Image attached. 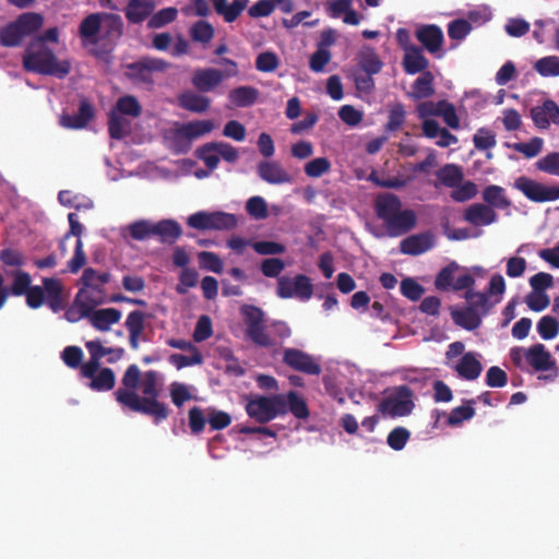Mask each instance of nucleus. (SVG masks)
Returning <instances> with one entry per match:
<instances>
[{"label":"nucleus","instance_id":"f257e3e1","mask_svg":"<svg viewBox=\"0 0 559 559\" xmlns=\"http://www.w3.org/2000/svg\"><path fill=\"white\" fill-rule=\"evenodd\" d=\"M141 371L136 365H130L122 377L123 388L115 392L116 401L132 412L146 415L153 419L155 425L169 417L170 409L164 402L158 401L157 372L148 370L144 373L141 383L142 396L136 393Z\"/></svg>","mask_w":559,"mask_h":559},{"label":"nucleus","instance_id":"f03ea898","mask_svg":"<svg viewBox=\"0 0 559 559\" xmlns=\"http://www.w3.org/2000/svg\"><path fill=\"white\" fill-rule=\"evenodd\" d=\"M374 211L386 228L389 236L399 237L411 231L417 223L416 213L402 210L400 198L393 193H380L374 200Z\"/></svg>","mask_w":559,"mask_h":559},{"label":"nucleus","instance_id":"7ed1b4c3","mask_svg":"<svg viewBox=\"0 0 559 559\" xmlns=\"http://www.w3.org/2000/svg\"><path fill=\"white\" fill-rule=\"evenodd\" d=\"M23 67L31 72L52 75L58 79L66 78L71 71L68 60H58L51 49L45 45H28L23 56Z\"/></svg>","mask_w":559,"mask_h":559},{"label":"nucleus","instance_id":"20e7f679","mask_svg":"<svg viewBox=\"0 0 559 559\" xmlns=\"http://www.w3.org/2000/svg\"><path fill=\"white\" fill-rule=\"evenodd\" d=\"M41 283L43 286H31L27 294L24 295L26 297V305L31 309H38L46 304L55 313L64 310L68 304V294L64 293V287L60 280L44 277Z\"/></svg>","mask_w":559,"mask_h":559},{"label":"nucleus","instance_id":"39448f33","mask_svg":"<svg viewBox=\"0 0 559 559\" xmlns=\"http://www.w3.org/2000/svg\"><path fill=\"white\" fill-rule=\"evenodd\" d=\"M245 408L247 415L261 425L267 424L276 417L286 414L283 404V394H273L271 396L251 394L247 396Z\"/></svg>","mask_w":559,"mask_h":559},{"label":"nucleus","instance_id":"423d86ee","mask_svg":"<svg viewBox=\"0 0 559 559\" xmlns=\"http://www.w3.org/2000/svg\"><path fill=\"white\" fill-rule=\"evenodd\" d=\"M240 313L246 325V336L257 346L271 348L276 342L266 333L265 314L263 310L253 305H243Z\"/></svg>","mask_w":559,"mask_h":559},{"label":"nucleus","instance_id":"0eeeda50","mask_svg":"<svg viewBox=\"0 0 559 559\" xmlns=\"http://www.w3.org/2000/svg\"><path fill=\"white\" fill-rule=\"evenodd\" d=\"M221 63L227 66L225 71L214 68H204L193 72L191 83L197 91L201 93L211 92L215 90L225 78H233L238 74V66L234 60L223 58Z\"/></svg>","mask_w":559,"mask_h":559},{"label":"nucleus","instance_id":"6e6552de","mask_svg":"<svg viewBox=\"0 0 559 559\" xmlns=\"http://www.w3.org/2000/svg\"><path fill=\"white\" fill-rule=\"evenodd\" d=\"M170 63L160 58L142 57L135 62L127 64V76L134 83L152 85L154 72H165Z\"/></svg>","mask_w":559,"mask_h":559},{"label":"nucleus","instance_id":"1a4fd4ad","mask_svg":"<svg viewBox=\"0 0 559 559\" xmlns=\"http://www.w3.org/2000/svg\"><path fill=\"white\" fill-rule=\"evenodd\" d=\"M414 406L413 391L407 385H400L380 402L378 408L383 415L403 417L409 415Z\"/></svg>","mask_w":559,"mask_h":559},{"label":"nucleus","instance_id":"9d476101","mask_svg":"<svg viewBox=\"0 0 559 559\" xmlns=\"http://www.w3.org/2000/svg\"><path fill=\"white\" fill-rule=\"evenodd\" d=\"M460 269L461 266L455 261H451L442 267L435 278L436 289L441 292H459L472 288L475 285V278L471 274L464 273L455 277V273Z\"/></svg>","mask_w":559,"mask_h":559},{"label":"nucleus","instance_id":"9b49d317","mask_svg":"<svg viewBox=\"0 0 559 559\" xmlns=\"http://www.w3.org/2000/svg\"><path fill=\"white\" fill-rule=\"evenodd\" d=\"M514 188L521 191L528 200L536 203L556 201L559 199V187H549L526 176L516 178Z\"/></svg>","mask_w":559,"mask_h":559},{"label":"nucleus","instance_id":"f8f14e48","mask_svg":"<svg viewBox=\"0 0 559 559\" xmlns=\"http://www.w3.org/2000/svg\"><path fill=\"white\" fill-rule=\"evenodd\" d=\"M282 361L295 371L310 376H319L321 365L308 353L297 348H285Z\"/></svg>","mask_w":559,"mask_h":559},{"label":"nucleus","instance_id":"ddd939ff","mask_svg":"<svg viewBox=\"0 0 559 559\" xmlns=\"http://www.w3.org/2000/svg\"><path fill=\"white\" fill-rule=\"evenodd\" d=\"M68 221L70 225L69 231L64 235V239H69L71 236L76 237L74 254L68 262L69 272L75 274L78 273L86 263V255L83 250V241L81 239L83 233V226L78 221V216L75 213L68 214Z\"/></svg>","mask_w":559,"mask_h":559},{"label":"nucleus","instance_id":"4468645a","mask_svg":"<svg viewBox=\"0 0 559 559\" xmlns=\"http://www.w3.org/2000/svg\"><path fill=\"white\" fill-rule=\"evenodd\" d=\"M103 304L102 298L92 295L91 312L88 313L90 323L98 331L105 332L121 319V311L116 308L95 309L96 306Z\"/></svg>","mask_w":559,"mask_h":559},{"label":"nucleus","instance_id":"2eb2a0df","mask_svg":"<svg viewBox=\"0 0 559 559\" xmlns=\"http://www.w3.org/2000/svg\"><path fill=\"white\" fill-rule=\"evenodd\" d=\"M526 362L536 372L554 370L555 376L558 373L556 360L542 343L534 344L526 349Z\"/></svg>","mask_w":559,"mask_h":559},{"label":"nucleus","instance_id":"dca6fc26","mask_svg":"<svg viewBox=\"0 0 559 559\" xmlns=\"http://www.w3.org/2000/svg\"><path fill=\"white\" fill-rule=\"evenodd\" d=\"M415 35L417 40L430 53H437L444 40L442 29L436 24L420 25Z\"/></svg>","mask_w":559,"mask_h":559},{"label":"nucleus","instance_id":"f3484780","mask_svg":"<svg viewBox=\"0 0 559 559\" xmlns=\"http://www.w3.org/2000/svg\"><path fill=\"white\" fill-rule=\"evenodd\" d=\"M531 118L539 129L549 128L550 122L559 124V106L552 99H546L531 109Z\"/></svg>","mask_w":559,"mask_h":559},{"label":"nucleus","instance_id":"a211bd4d","mask_svg":"<svg viewBox=\"0 0 559 559\" xmlns=\"http://www.w3.org/2000/svg\"><path fill=\"white\" fill-rule=\"evenodd\" d=\"M94 118L93 105L86 99H82L76 114H63L60 117V126L66 129H83Z\"/></svg>","mask_w":559,"mask_h":559},{"label":"nucleus","instance_id":"6ab92c4d","mask_svg":"<svg viewBox=\"0 0 559 559\" xmlns=\"http://www.w3.org/2000/svg\"><path fill=\"white\" fill-rule=\"evenodd\" d=\"M435 246L431 233H421L406 237L400 243V251L403 254L419 255L429 251Z\"/></svg>","mask_w":559,"mask_h":559},{"label":"nucleus","instance_id":"aec40b11","mask_svg":"<svg viewBox=\"0 0 559 559\" xmlns=\"http://www.w3.org/2000/svg\"><path fill=\"white\" fill-rule=\"evenodd\" d=\"M150 318H152V314L141 310H133L128 314L124 326L129 333V344L132 349L136 350L139 348L141 336L145 331V321Z\"/></svg>","mask_w":559,"mask_h":559},{"label":"nucleus","instance_id":"412c9836","mask_svg":"<svg viewBox=\"0 0 559 559\" xmlns=\"http://www.w3.org/2000/svg\"><path fill=\"white\" fill-rule=\"evenodd\" d=\"M464 221L473 226H488L498 219L493 209L485 203H474L464 211Z\"/></svg>","mask_w":559,"mask_h":559},{"label":"nucleus","instance_id":"4be33fe9","mask_svg":"<svg viewBox=\"0 0 559 559\" xmlns=\"http://www.w3.org/2000/svg\"><path fill=\"white\" fill-rule=\"evenodd\" d=\"M259 177L271 185L290 183L292 176L277 162H261L258 165Z\"/></svg>","mask_w":559,"mask_h":559},{"label":"nucleus","instance_id":"5701e85b","mask_svg":"<svg viewBox=\"0 0 559 559\" xmlns=\"http://www.w3.org/2000/svg\"><path fill=\"white\" fill-rule=\"evenodd\" d=\"M92 295L85 289H79L74 297L73 304L64 312V318L72 323L80 321L83 318L88 319L91 312Z\"/></svg>","mask_w":559,"mask_h":559},{"label":"nucleus","instance_id":"b1692460","mask_svg":"<svg viewBox=\"0 0 559 559\" xmlns=\"http://www.w3.org/2000/svg\"><path fill=\"white\" fill-rule=\"evenodd\" d=\"M153 237H157L162 243L174 245L182 235L180 224L174 219L165 218L153 223Z\"/></svg>","mask_w":559,"mask_h":559},{"label":"nucleus","instance_id":"393cba45","mask_svg":"<svg viewBox=\"0 0 559 559\" xmlns=\"http://www.w3.org/2000/svg\"><path fill=\"white\" fill-rule=\"evenodd\" d=\"M455 371L461 379L466 381H474L480 376L483 366L477 359L476 354L468 352L462 355L461 359L455 366Z\"/></svg>","mask_w":559,"mask_h":559},{"label":"nucleus","instance_id":"a878e982","mask_svg":"<svg viewBox=\"0 0 559 559\" xmlns=\"http://www.w3.org/2000/svg\"><path fill=\"white\" fill-rule=\"evenodd\" d=\"M402 66L407 74L424 73L429 67V60L425 57L421 48L409 47L405 51Z\"/></svg>","mask_w":559,"mask_h":559},{"label":"nucleus","instance_id":"bb28decb","mask_svg":"<svg viewBox=\"0 0 559 559\" xmlns=\"http://www.w3.org/2000/svg\"><path fill=\"white\" fill-rule=\"evenodd\" d=\"M211 2L215 12L223 16L225 22L233 23L247 8L249 0H233L230 4L227 0H211Z\"/></svg>","mask_w":559,"mask_h":559},{"label":"nucleus","instance_id":"cd10ccee","mask_svg":"<svg viewBox=\"0 0 559 559\" xmlns=\"http://www.w3.org/2000/svg\"><path fill=\"white\" fill-rule=\"evenodd\" d=\"M464 298L467 301L466 307L472 308L473 311L478 313L481 320L490 312L496 304L500 302V298L490 301L486 293L474 292L471 288L466 289Z\"/></svg>","mask_w":559,"mask_h":559},{"label":"nucleus","instance_id":"c85d7f7f","mask_svg":"<svg viewBox=\"0 0 559 559\" xmlns=\"http://www.w3.org/2000/svg\"><path fill=\"white\" fill-rule=\"evenodd\" d=\"M178 105L185 110L203 114L210 108L211 99L207 96L187 91L178 96Z\"/></svg>","mask_w":559,"mask_h":559},{"label":"nucleus","instance_id":"c756f323","mask_svg":"<svg viewBox=\"0 0 559 559\" xmlns=\"http://www.w3.org/2000/svg\"><path fill=\"white\" fill-rule=\"evenodd\" d=\"M450 313L453 322L457 326H461L462 329L467 331H474L478 329L483 322L480 316L473 311L472 308H468L466 306L462 309L451 307Z\"/></svg>","mask_w":559,"mask_h":559},{"label":"nucleus","instance_id":"7c9ffc66","mask_svg":"<svg viewBox=\"0 0 559 559\" xmlns=\"http://www.w3.org/2000/svg\"><path fill=\"white\" fill-rule=\"evenodd\" d=\"M154 8L155 5L152 1L129 0L124 14L130 23L139 24L151 16Z\"/></svg>","mask_w":559,"mask_h":559},{"label":"nucleus","instance_id":"2f4dec72","mask_svg":"<svg viewBox=\"0 0 559 559\" xmlns=\"http://www.w3.org/2000/svg\"><path fill=\"white\" fill-rule=\"evenodd\" d=\"M283 404L286 409V414L289 412L297 419H307L310 416L306 400L296 391L292 390L286 394H283Z\"/></svg>","mask_w":559,"mask_h":559},{"label":"nucleus","instance_id":"473e14b6","mask_svg":"<svg viewBox=\"0 0 559 559\" xmlns=\"http://www.w3.org/2000/svg\"><path fill=\"white\" fill-rule=\"evenodd\" d=\"M359 68L368 74H378L383 68V62L370 46H365L357 55Z\"/></svg>","mask_w":559,"mask_h":559},{"label":"nucleus","instance_id":"72a5a7b5","mask_svg":"<svg viewBox=\"0 0 559 559\" xmlns=\"http://www.w3.org/2000/svg\"><path fill=\"white\" fill-rule=\"evenodd\" d=\"M23 38L35 34L44 25V17L36 12L22 13L13 21Z\"/></svg>","mask_w":559,"mask_h":559},{"label":"nucleus","instance_id":"f704fd0d","mask_svg":"<svg viewBox=\"0 0 559 559\" xmlns=\"http://www.w3.org/2000/svg\"><path fill=\"white\" fill-rule=\"evenodd\" d=\"M481 198L486 205L491 209L506 210L511 206V201L506 195V190L497 185L487 186L483 192Z\"/></svg>","mask_w":559,"mask_h":559},{"label":"nucleus","instance_id":"c9c22d12","mask_svg":"<svg viewBox=\"0 0 559 559\" xmlns=\"http://www.w3.org/2000/svg\"><path fill=\"white\" fill-rule=\"evenodd\" d=\"M102 28V14L91 13L88 14L79 26V35L83 40L90 44L97 43V35Z\"/></svg>","mask_w":559,"mask_h":559},{"label":"nucleus","instance_id":"e433bc0d","mask_svg":"<svg viewBox=\"0 0 559 559\" xmlns=\"http://www.w3.org/2000/svg\"><path fill=\"white\" fill-rule=\"evenodd\" d=\"M110 277L111 275L109 272L98 273L93 267H86L81 276L83 285L81 289L87 290L91 295L92 293L88 289L100 294L103 293L102 286L107 284L110 281Z\"/></svg>","mask_w":559,"mask_h":559},{"label":"nucleus","instance_id":"4c0bfd02","mask_svg":"<svg viewBox=\"0 0 559 559\" xmlns=\"http://www.w3.org/2000/svg\"><path fill=\"white\" fill-rule=\"evenodd\" d=\"M213 129L214 122L211 120H195L179 124L180 134L186 139H190L191 142L210 133Z\"/></svg>","mask_w":559,"mask_h":559},{"label":"nucleus","instance_id":"58836bf2","mask_svg":"<svg viewBox=\"0 0 559 559\" xmlns=\"http://www.w3.org/2000/svg\"><path fill=\"white\" fill-rule=\"evenodd\" d=\"M437 179L444 187L453 189L460 186L464 179L462 167L455 164H447L436 173Z\"/></svg>","mask_w":559,"mask_h":559},{"label":"nucleus","instance_id":"ea45409f","mask_svg":"<svg viewBox=\"0 0 559 559\" xmlns=\"http://www.w3.org/2000/svg\"><path fill=\"white\" fill-rule=\"evenodd\" d=\"M228 97L237 107H249L257 102L259 91L253 86H239L231 90Z\"/></svg>","mask_w":559,"mask_h":559},{"label":"nucleus","instance_id":"a19ab883","mask_svg":"<svg viewBox=\"0 0 559 559\" xmlns=\"http://www.w3.org/2000/svg\"><path fill=\"white\" fill-rule=\"evenodd\" d=\"M433 94V75L430 71H425L413 83L411 95L414 99H424L432 96Z\"/></svg>","mask_w":559,"mask_h":559},{"label":"nucleus","instance_id":"79ce46f5","mask_svg":"<svg viewBox=\"0 0 559 559\" xmlns=\"http://www.w3.org/2000/svg\"><path fill=\"white\" fill-rule=\"evenodd\" d=\"M85 346L91 357L98 360H100L104 356L108 355L109 353H115V357L108 358V362L110 364L118 361L124 355V349L122 347H104L99 340L86 342Z\"/></svg>","mask_w":559,"mask_h":559},{"label":"nucleus","instance_id":"37998d69","mask_svg":"<svg viewBox=\"0 0 559 559\" xmlns=\"http://www.w3.org/2000/svg\"><path fill=\"white\" fill-rule=\"evenodd\" d=\"M466 404L454 407L448 416L447 423L449 426H459L465 420H469L475 416V400L465 401Z\"/></svg>","mask_w":559,"mask_h":559},{"label":"nucleus","instance_id":"c03bdc74","mask_svg":"<svg viewBox=\"0 0 559 559\" xmlns=\"http://www.w3.org/2000/svg\"><path fill=\"white\" fill-rule=\"evenodd\" d=\"M189 33L193 41L206 45L214 37V27L207 21L199 20L192 24Z\"/></svg>","mask_w":559,"mask_h":559},{"label":"nucleus","instance_id":"a18cd8bd","mask_svg":"<svg viewBox=\"0 0 559 559\" xmlns=\"http://www.w3.org/2000/svg\"><path fill=\"white\" fill-rule=\"evenodd\" d=\"M91 380L90 388L98 392L110 391L116 383L115 372L110 368H102Z\"/></svg>","mask_w":559,"mask_h":559},{"label":"nucleus","instance_id":"49530a36","mask_svg":"<svg viewBox=\"0 0 559 559\" xmlns=\"http://www.w3.org/2000/svg\"><path fill=\"white\" fill-rule=\"evenodd\" d=\"M115 111H118L119 115L138 118L142 112V107L134 96L126 95L118 98L116 102Z\"/></svg>","mask_w":559,"mask_h":559},{"label":"nucleus","instance_id":"de8ad7c7","mask_svg":"<svg viewBox=\"0 0 559 559\" xmlns=\"http://www.w3.org/2000/svg\"><path fill=\"white\" fill-rule=\"evenodd\" d=\"M197 157L201 159L210 171L217 168L219 163V154L216 152V143H206L197 150Z\"/></svg>","mask_w":559,"mask_h":559},{"label":"nucleus","instance_id":"09e8293b","mask_svg":"<svg viewBox=\"0 0 559 559\" xmlns=\"http://www.w3.org/2000/svg\"><path fill=\"white\" fill-rule=\"evenodd\" d=\"M237 224L238 219L235 214L225 212L211 213V230H230L234 229Z\"/></svg>","mask_w":559,"mask_h":559},{"label":"nucleus","instance_id":"8fccbe9b","mask_svg":"<svg viewBox=\"0 0 559 559\" xmlns=\"http://www.w3.org/2000/svg\"><path fill=\"white\" fill-rule=\"evenodd\" d=\"M543 144V139L535 136L532 138L528 142H518L508 144V146L512 147L515 152L523 154L526 158H533L542 152Z\"/></svg>","mask_w":559,"mask_h":559},{"label":"nucleus","instance_id":"3c124183","mask_svg":"<svg viewBox=\"0 0 559 559\" xmlns=\"http://www.w3.org/2000/svg\"><path fill=\"white\" fill-rule=\"evenodd\" d=\"M32 286L31 275L25 271H16L13 273V282L9 289V295L24 296Z\"/></svg>","mask_w":559,"mask_h":559},{"label":"nucleus","instance_id":"603ef678","mask_svg":"<svg viewBox=\"0 0 559 559\" xmlns=\"http://www.w3.org/2000/svg\"><path fill=\"white\" fill-rule=\"evenodd\" d=\"M178 10L174 7L164 8L158 12L151 14L147 26L150 28H160L176 20Z\"/></svg>","mask_w":559,"mask_h":559},{"label":"nucleus","instance_id":"864d4df0","mask_svg":"<svg viewBox=\"0 0 559 559\" xmlns=\"http://www.w3.org/2000/svg\"><path fill=\"white\" fill-rule=\"evenodd\" d=\"M537 332L545 341L555 338L559 333V322L551 316H544L537 323Z\"/></svg>","mask_w":559,"mask_h":559},{"label":"nucleus","instance_id":"5fc2aeb1","mask_svg":"<svg viewBox=\"0 0 559 559\" xmlns=\"http://www.w3.org/2000/svg\"><path fill=\"white\" fill-rule=\"evenodd\" d=\"M534 69L542 76H558L559 75V57L548 56L540 58L535 62Z\"/></svg>","mask_w":559,"mask_h":559},{"label":"nucleus","instance_id":"6e6d98bb","mask_svg":"<svg viewBox=\"0 0 559 559\" xmlns=\"http://www.w3.org/2000/svg\"><path fill=\"white\" fill-rule=\"evenodd\" d=\"M23 39V36L13 22L7 24L0 31V45L3 47H16Z\"/></svg>","mask_w":559,"mask_h":559},{"label":"nucleus","instance_id":"4d7b16f0","mask_svg":"<svg viewBox=\"0 0 559 559\" xmlns=\"http://www.w3.org/2000/svg\"><path fill=\"white\" fill-rule=\"evenodd\" d=\"M130 237L134 240H145L153 237V223L147 219L133 222L128 226Z\"/></svg>","mask_w":559,"mask_h":559},{"label":"nucleus","instance_id":"13d9d810","mask_svg":"<svg viewBox=\"0 0 559 559\" xmlns=\"http://www.w3.org/2000/svg\"><path fill=\"white\" fill-rule=\"evenodd\" d=\"M128 122L112 110L108 119V132L111 139L120 140L127 134Z\"/></svg>","mask_w":559,"mask_h":559},{"label":"nucleus","instance_id":"bf43d9fd","mask_svg":"<svg viewBox=\"0 0 559 559\" xmlns=\"http://www.w3.org/2000/svg\"><path fill=\"white\" fill-rule=\"evenodd\" d=\"M411 438V432L404 427H395L390 431L386 438L388 445L394 451H401L405 448Z\"/></svg>","mask_w":559,"mask_h":559},{"label":"nucleus","instance_id":"052dcab7","mask_svg":"<svg viewBox=\"0 0 559 559\" xmlns=\"http://www.w3.org/2000/svg\"><path fill=\"white\" fill-rule=\"evenodd\" d=\"M331 169V162L326 157H317L308 162L305 167V174L310 178H319L329 173Z\"/></svg>","mask_w":559,"mask_h":559},{"label":"nucleus","instance_id":"680f3d73","mask_svg":"<svg viewBox=\"0 0 559 559\" xmlns=\"http://www.w3.org/2000/svg\"><path fill=\"white\" fill-rule=\"evenodd\" d=\"M478 190L476 183L473 181L461 182L460 186L454 187L451 191V198L455 202H465L476 197Z\"/></svg>","mask_w":559,"mask_h":559},{"label":"nucleus","instance_id":"e2e57ef3","mask_svg":"<svg viewBox=\"0 0 559 559\" xmlns=\"http://www.w3.org/2000/svg\"><path fill=\"white\" fill-rule=\"evenodd\" d=\"M313 294V285L307 275L298 274L295 276L293 297L301 300H308Z\"/></svg>","mask_w":559,"mask_h":559},{"label":"nucleus","instance_id":"0e129e2a","mask_svg":"<svg viewBox=\"0 0 559 559\" xmlns=\"http://www.w3.org/2000/svg\"><path fill=\"white\" fill-rule=\"evenodd\" d=\"M474 146L478 151L490 150L496 146V134L486 128H480L473 136Z\"/></svg>","mask_w":559,"mask_h":559},{"label":"nucleus","instance_id":"69168bd1","mask_svg":"<svg viewBox=\"0 0 559 559\" xmlns=\"http://www.w3.org/2000/svg\"><path fill=\"white\" fill-rule=\"evenodd\" d=\"M198 258L201 269L218 274L223 272V261L216 253L211 251H201L198 254Z\"/></svg>","mask_w":559,"mask_h":559},{"label":"nucleus","instance_id":"338daca9","mask_svg":"<svg viewBox=\"0 0 559 559\" xmlns=\"http://www.w3.org/2000/svg\"><path fill=\"white\" fill-rule=\"evenodd\" d=\"M471 31V23L464 19H456L448 24V35L453 40H463Z\"/></svg>","mask_w":559,"mask_h":559},{"label":"nucleus","instance_id":"774afa93","mask_svg":"<svg viewBox=\"0 0 559 559\" xmlns=\"http://www.w3.org/2000/svg\"><path fill=\"white\" fill-rule=\"evenodd\" d=\"M536 167L546 174L559 176V152L545 155L536 163Z\"/></svg>","mask_w":559,"mask_h":559}]
</instances>
